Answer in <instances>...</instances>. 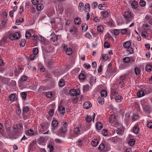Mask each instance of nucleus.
Wrapping results in <instances>:
<instances>
[{
  "label": "nucleus",
  "instance_id": "f257e3e1",
  "mask_svg": "<svg viewBox=\"0 0 152 152\" xmlns=\"http://www.w3.org/2000/svg\"><path fill=\"white\" fill-rule=\"evenodd\" d=\"M124 18L126 20L128 19H132L134 17L133 14H132L130 11H126L124 14Z\"/></svg>",
  "mask_w": 152,
  "mask_h": 152
},
{
  "label": "nucleus",
  "instance_id": "f03ea898",
  "mask_svg": "<svg viewBox=\"0 0 152 152\" xmlns=\"http://www.w3.org/2000/svg\"><path fill=\"white\" fill-rule=\"evenodd\" d=\"M9 38L12 40L18 39L20 37V34L18 32H16L13 34L9 35Z\"/></svg>",
  "mask_w": 152,
  "mask_h": 152
},
{
  "label": "nucleus",
  "instance_id": "7ed1b4c3",
  "mask_svg": "<svg viewBox=\"0 0 152 152\" xmlns=\"http://www.w3.org/2000/svg\"><path fill=\"white\" fill-rule=\"evenodd\" d=\"M67 128L63 127H61L59 129L57 135L59 136H61V135L62 134H65L67 131Z\"/></svg>",
  "mask_w": 152,
  "mask_h": 152
},
{
  "label": "nucleus",
  "instance_id": "20e7f679",
  "mask_svg": "<svg viewBox=\"0 0 152 152\" xmlns=\"http://www.w3.org/2000/svg\"><path fill=\"white\" fill-rule=\"evenodd\" d=\"M118 91L116 88H112L111 90L110 97L113 98L118 93Z\"/></svg>",
  "mask_w": 152,
  "mask_h": 152
},
{
  "label": "nucleus",
  "instance_id": "39448f33",
  "mask_svg": "<svg viewBox=\"0 0 152 152\" xmlns=\"http://www.w3.org/2000/svg\"><path fill=\"white\" fill-rule=\"evenodd\" d=\"M79 91L78 90H76L74 89H72L69 91L70 94L72 96L78 95L79 94Z\"/></svg>",
  "mask_w": 152,
  "mask_h": 152
},
{
  "label": "nucleus",
  "instance_id": "423d86ee",
  "mask_svg": "<svg viewBox=\"0 0 152 152\" xmlns=\"http://www.w3.org/2000/svg\"><path fill=\"white\" fill-rule=\"evenodd\" d=\"M92 105L91 103L88 102H86L83 105V107L85 109H88L91 107Z\"/></svg>",
  "mask_w": 152,
  "mask_h": 152
},
{
  "label": "nucleus",
  "instance_id": "0eeeda50",
  "mask_svg": "<svg viewBox=\"0 0 152 152\" xmlns=\"http://www.w3.org/2000/svg\"><path fill=\"white\" fill-rule=\"evenodd\" d=\"M84 4L82 2H80L78 5L79 10L81 12H83L84 10Z\"/></svg>",
  "mask_w": 152,
  "mask_h": 152
},
{
  "label": "nucleus",
  "instance_id": "6e6552de",
  "mask_svg": "<svg viewBox=\"0 0 152 152\" xmlns=\"http://www.w3.org/2000/svg\"><path fill=\"white\" fill-rule=\"evenodd\" d=\"M77 28L75 26L71 27L69 29V32L72 34H74L77 32Z\"/></svg>",
  "mask_w": 152,
  "mask_h": 152
},
{
  "label": "nucleus",
  "instance_id": "1a4fd4ad",
  "mask_svg": "<svg viewBox=\"0 0 152 152\" xmlns=\"http://www.w3.org/2000/svg\"><path fill=\"white\" fill-rule=\"evenodd\" d=\"M90 4L88 3H86L85 4V11L86 13L89 12L90 11Z\"/></svg>",
  "mask_w": 152,
  "mask_h": 152
},
{
  "label": "nucleus",
  "instance_id": "9d476101",
  "mask_svg": "<svg viewBox=\"0 0 152 152\" xmlns=\"http://www.w3.org/2000/svg\"><path fill=\"white\" fill-rule=\"evenodd\" d=\"M74 22L76 25H80L81 23V19L80 18H76L74 19Z\"/></svg>",
  "mask_w": 152,
  "mask_h": 152
},
{
  "label": "nucleus",
  "instance_id": "9b49d317",
  "mask_svg": "<svg viewBox=\"0 0 152 152\" xmlns=\"http://www.w3.org/2000/svg\"><path fill=\"white\" fill-rule=\"evenodd\" d=\"M109 122L111 124H113L115 120V117L114 115H111L109 117Z\"/></svg>",
  "mask_w": 152,
  "mask_h": 152
},
{
  "label": "nucleus",
  "instance_id": "f8f14e48",
  "mask_svg": "<svg viewBox=\"0 0 152 152\" xmlns=\"http://www.w3.org/2000/svg\"><path fill=\"white\" fill-rule=\"evenodd\" d=\"M28 78L26 76L23 75L21 77L19 81V82L21 83L23 82L26 81Z\"/></svg>",
  "mask_w": 152,
  "mask_h": 152
},
{
  "label": "nucleus",
  "instance_id": "ddd939ff",
  "mask_svg": "<svg viewBox=\"0 0 152 152\" xmlns=\"http://www.w3.org/2000/svg\"><path fill=\"white\" fill-rule=\"evenodd\" d=\"M131 45V42L129 41L125 42L123 44V46L124 47L126 48H128L130 47Z\"/></svg>",
  "mask_w": 152,
  "mask_h": 152
},
{
  "label": "nucleus",
  "instance_id": "4468645a",
  "mask_svg": "<svg viewBox=\"0 0 152 152\" xmlns=\"http://www.w3.org/2000/svg\"><path fill=\"white\" fill-rule=\"evenodd\" d=\"M58 110L60 113L62 114H63L65 112V108L62 106L59 107Z\"/></svg>",
  "mask_w": 152,
  "mask_h": 152
},
{
  "label": "nucleus",
  "instance_id": "2eb2a0df",
  "mask_svg": "<svg viewBox=\"0 0 152 152\" xmlns=\"http://www.w3.org/2000/svg\"><path fill=\"white\" fill-rule=\"evenodd\" d=\"M24 21V19L23 18H20L18 19H17L16 20L15 23L16 25H19L21 23L23 22Z\"/></svg>",
  "mask_w": 152,
  "mask_h": 152
},
{
  "label": "nucleus",
  "instance_id": "dca6fc26",
  "mask_svg": "<svg viewBox=\"0 0 152 152\" xmlns=\"http://www.w3.org/2000/svg\"><path fill=\"white\" fill-rule=\"evenodd\" d=\"M138 6V3L135 1H133L131 4V6L132 8L135 9L137 8Z\"/></svg>",
  "mask_w": 152,
  "mask_h": 152
},
{
  "label": "nucleus",
  "instance_id": "f3484780",
  "mask_svg": "<svg viewBox=\"0 0 152 152\" xmlns=\"http://www.w3.org/2000/svg\"><path fill=\"white\" fill-rule=\"evenodd\" d=\"M66 53L67 55H70L72 53V50L70 48H68L66 49Z\"/></svg>",
  "mask_w": 152,
  "mask_h": 152
},
{
  "label": "nucleus",
  "instance_id": "a211bd4d",
  "mask_svg": "<svg viewBox=\"0 0 152 152\" xmlns=\"http://www.w3.org/2000/svg\"><path fill=\"white\" fill-rule=\"evenodd\" d=\"M29 110V107L28 106H24L23 107V113L25 114L27 113Z\"/></svg>",
  "mask_w": 152,
  "mask_h": 152
},
{
  "label": "nucleus",
  "instance_id": "6ab92c4d",
  "mask_svg": "<svg viewBox=\"0 0 152 152\" xmlns=\"http://www.w3.org/2000/svg\"><path fill=\"white\" fill-rule=\"evenodd\" d=\"M122 99L121 96L118 95L115 97V100L117 102H121Z\"/></svg>",
  "mask_w": 152,
  "mask_h": 152
},
{
  "label": "nucleus",
  "instance_id": "aec40b11",
  "mask_svg": "<svg viewBox=\"0 0 152 152\" xmlns=\"http://www.w3.org/2000/svg\"><path fill=\"white\" fill-rule=\"evenodd\" d=\"M116 132L117 134L120 135H122L124 134V131L122 129L117 128Z\"/></svg>",
  "mask_w": 152,
  "mask_h": 152
},
{
  "label": "nucleus",
  "instance_id": "412c9836",
  "mask_svg": "<svg viewBox=\"0 0 152 152\" xmlns=\"http://www.w3.org/2000/svg\"><path fill=\"white\" fill-rule=\"evenodd\" d=\"M58 125V122L56 120H53L51 123L52 126L54 127H56Z\"/></svg>",
  "mask_w": 152,
  "mask_h": 152
},
{
  "label": "nucleus",
  "instance_id": "4be33fe9",
  "mask_svg": "<svg viewBox=\"0 0 152 152\" xmlns=\"http://www.w3.org/2000/svg\"><path fill=\"white\" fill-rule=\"evenodd\" d=\"M98 102L100 104H103L104 102V99L103 97L99 96L98 97Z\"/></svg>",
  "mask_w": 152,
  "mask_h": 152
},
{
  "label": "nucleus",
  "instance_id": "5701e85b",
  "mask_svg": "<svg viewBox=\"0 0 152 152\" xmlns=\"http://www.w3.org/2000/svg\"><path fill=\"white\" fill-rule=\"evenodd\" d=\"M101 96L102 97H105L107 95V92L105 90H102L101 92Z\"/></svg>",
  "mask_w": 152,
  "mask_h": 152
},
{
  "label": "nucleus",
  "instance_id": "b1692460",
  "mask_svg": "<svg viewBox=\"0 0 152 152\" xmlns=\"http://www.w3.org/2000/svg\"><path fill=\"white\" fill-rule=\"evenodd\" d=\"M141 71L140 69L138 67H136L134 68V72L135 74L138 75L140 73Z\"/></svg>",
  "mask_w": 152,
  "mask_h": 152
},
{
  "label": "nucleus",
  "instance_id": "393cba45",
  "mask_svg": "<svg viewBox=\"0 0 152 152\" xmlns=\"http://www.w3.org/2000/svg\"><path fill=\"white\" fill-rule=\"evenodd\" d=\"M139 128L137 126H134L133 128V132L135 134H137L139 131Z\"/></svg>",
  "mask_w": 152,
  "mask_h": 152
},
{
  "label": "nucleus",
  "instance_id": "a878e982",
  "mask_svg": "<svg viewBox=\"0 0 152 152\" xmlns=\"http://www.w3.org/2000/svg\"><path fill=\"white\" fill-rule=\"evenodd\" d=\"M43 8V5L41 4H37V9L39 11L42 10Z\"/></svg>",
  "mask_w": 152,
  "mask_h": 152
},
{
  "label": "nucleus",
  "instance_id": "bb28decb",
  "mask_svg": "<svg viewBox=\"0 0 152 152\" xmlns=\"http://www.w3.org/2000/svg\"><path fill=\"white\" fill-rule=\"evenodd\" d=\"M98 144V141L97 140H92L91 142V144L94 147L96 146Z\"/></svg>",
  "mask_w": 152,
  "mask_h": 152
},
{
  "label": "nucleus",
  "instance_id": "cd10ccee",
  "mask_svg": "<svg viewBox=\"0 0 152 152\" xmlns=\"http://www.w3.org/2000/svg\"><path fill=\"white\" fill-rule=\"evenodd\" d=\"M144 95V92L142 91H139L137 93V96L138 97H141L143 96Z\"/></svg>",
  "mask_w": 152,
  "mask_h": 152
},
{
  "label": "nucleus",
  "instance_id": "c85d7f7f",
  "mask_svg": "<svg viewBox=\"0 0 152 152\" xmlns=\"http://www.w3.org/2000/svg\"><path fill=\"white\" fill-rule=\"evenodd\" d=\"M125 79L124 76H121V81H120L119 83L121 87H122L124 85L123 80Z\"/></svg>",
  "mask_w": 152,
  "mask_h": 152
},
{
  "label": "nucleus",
  "instance_id": "c756f323",
  "mask_svg": "<svg viewBox=\"0 0 152 152\" xmlns=\"http://www.w3.org/2000/svg\"><path fill=\"white\" fill-rule=\"evenodd\" d=\"M65 83L63 79H61L60 80L58 83V85L60 87H63L64 86Z\"/></svg>",
  "mask_w": 152,
  "mask_h": 152
},
{
  "label": "nucleus",
  "instance_id": "7c9ffc66",
  "mask_svg": "<svg viewBox=\"0 0 152 152\" xmlns=\"http://www.w3.org/2000/svg\"><path fill=\"white\" fill-rule=\"evenodd\" d=\"M15 95L14 94H11L9 96V99L11 101H14L15 98Z\"/></svg>",
  "mask_w": 152,
  "mask_h": 152
},
{
  "label": "nucleus",
  "instance_id": "2f4dec72",
  "mask_svg": "<svg viewBox=\"0 0 152 152\" xmlns=\"http://www.w3.org/2000/svg\"><path fill=\"white\" fill-rule=\"evenodd\" d=\"M86 77V76L83 73H80L79 75V78L80 80H83Z\"/></svg>",
  "mask_w": 152,
  "mask_h": 152
},
{
  "label": "nucleus",
  "instance_id": "473e14b6",
  "mask_svg": "<svg viewBox=\"0 0 152 152\" xmlns=\"http://www.w3.org/2000/svg\"><path fill=\"white\" fill-rule=\"evenodd\" d=\"M102 125L101 123L100 122H98L96 124V128L97 129L100 130L102 128Z\"/></svg>",
  "mask_w": 152,
  "mask_h": 152
},
{
  "label": "nucleus",
  "instance_id": "72a5a7b5",
  "mask_svg": "<svg viewBox=\"0 0 152 152\" xmlns=\"http://www.w3.org/2000/svg\"><path fill=\"white\" fill-rule=\"evenodd\" d=\"M82 30L85 31L87 30L88 29V26L86 23H83L82 25Z\"/></svg>",
  "mask_w": 152,
  "mask_h": 152
},
{
  "label": "nucleus",
  "instance_id": "f704fd0d",
  "mask_svg": "<svg viewBox=\"0 0 152 152\" xmlns=\"http://www.w3.org/2000/svg\"><path fill=\"white\" fill-rule=\"evenodd\" d=\"M102 133L104 136H107L108 135V132L107 130L106 129H104L102 131Z\"/></svg>",
  "mask_w": 152,
  "mask_h": 152
},
{
  "label": "nucleus",
  "instance_id": "c9c22d12",
  "mask_svg": "<svg viewBox=\"0 0 152 152\" xmlns=\"http://www.w3.org/2000/svg\"><path fill=\"white\" fill-rule=\"evenodd\" d=\"M104 30V28L103 26H98L97 27V30L99 32H102Z\"/></svg>",
  "mask_w": 152,
  "mask_h": 152
},
{
  "label": "nucleus",
  "instance_id": "e433bc0d",
  "mask_svg": "<svg viewBox=\"0 0 152 152\" xmlns=\"http://www.w3.org/2000/svg\"><path fill=\"white\" fill-rule=\"evenodd\" d=\"M57 36H56V35H55L53 36V37H51L50 39L53 42H54L56 41H57Z\"/></svg>",
  "mask_w": 152,
  "mask_h": 152
},
{
  "label": "nucleus",
  "instance_id": "4c0bfd02",
  "mask_svg": "<svg viewBox=\"0 0 152 152\" xmlns=\"http://www.w3.org/2000/svg\"><path fill=\"white\" fill-rule=\"evenodd\" d=\"M113 33L114 35H118L120 33V30L118 29H115L113 30Z\"/></svg>",
  "mask_w": 152,
  "mask_h": 152
},
{
  "label": "nucleus",
  "instance_id": "58836bf2",
  "mask_svg": "<svg viewBox=\"0 0 152 152\" xmlns=\"http://www.w3.org/2000/svg\"><path fill=\"white\" fill-rule=\"evenodd\" d=\"M28 135L30 136H32L34 135V131L31 129H29L28 130Z\"/></svg>",
  "mask_w": 152,
  "mask_h": 152
},
{
  "label": "nucleus",
  "instance_id": "ea45409f",
  "mask_svg": "<svg viewBox=\"0 0 152 152\" xmlns=\"http://www.w3.org/2000/svg\"><path fill=\"white\" fill-rule=\"evenodd\" d=\"M26 44V40L25 39H22L21 40L20 43V45L21 46L23 47Z\"/></svg>",
  "mask_w": 152,
  "mask_h": 152
},
{
  "label": "nucleus",
  "instance_id": "a19ab883",
  "mask_svg": "<svg viewBox=\"0 0 152 152\" xmlns=\"http://www.w3.org/2000/svg\"><path fill=\"white\" fill-rule=\"evenodd\" d=\"M98 8L99 10H103L105 9V7L104 6V4H100L98 6Z\"/></svg>",
  "mask_w": 152,
  "mask_h": 152
},
{
  "label": "nucleus",
  "instance_id": "79ce46f5",
  "mask_svg": "<svg viewBox=\"0 0 152 152\" xmlns=\"http://www.w3.org/2000/svg\"><path fill=\"white\" fill-rule=\"evenodd\" d=\"M89 86L88 85H86L83 86V90L85 91H87L89 90Z\"/></svg>",
  "mask_w": 152,
  "mask_h": 152
},
{
  "label": "nucleus",
  "instance_id": "37998d69",
  "mask_svg": "<svg viewBox=\"0 0 152 152\" xmlns=\"http://www.w3.org/2000/svg\"><path fill=\"white\" fill-rule=\"evenodd\" d=\"M135 140L133 139H131L129 142V145L130 146H132L134 144Z\"/></svg>",
  "mask_w": 152,
  "mask_h": 152
},
{
  "label": "nucleus",
  "instance_id": "c03bdc74",
  "mask_svg": "<svg viewBox=\"0 0 152 152\" xmlns=\"http://www.w3.org/2000/svg\"><path fill=\"white\" fill-rule=\"evenodd\" d=\"M152 69V67L150 65H147L145 67V70L148 72L151 71Z\"/></svg>",
  "mask_w": 152,
  "mask_h": 152
},
{
  "label": "nucleus",
  "instance_id": "a18cd8bd",
  "mask_svg": "<svg viewBox=\"0 0 152 152\" xmlns=\"http://www.w3.org/2000/svg\"><path fill=\"white\" fill-rule=\"evenodd\" d=\"M22 67L19 68L18 70L15 72V74L16 75H18L19 73H20L22 71Z\"/></svg>",
  "mask_w": 152,
  "mask_h": 152
},
{
  "label": "nucleus",
  "instance_id": "49530a36",
  "mask_svg": "<svg viewBox=\"0 0 152 152\" xmlns=\"http://www.w3.org/2000/svg\"><path fill=\"white\" fill-rule=\"evenodd\" d=\"M91 7L93 9H95L97 6V3L96 2H94L91 4Z\"/></svg>",
  "mask_w": 152,
  "mask_h": 152
},
{
  "label": "nucleus",
  "instance_id": "de8ad7c7",
  "mask_svg": "<svg viewBox=\"0 0 152 152\" xmlns=\"http://www.w3.org/2000/svg\"><path fill=\"white\" fill-rule=\"evenodd\" d=\"M48 148L49 149V152H52L54 150V148L52 145H49L48 146Z\"/></svg>",
  "mask_w": 152,
  "mask_h": 152
},
{
  "label": "nucleus",
  "instance_id": "09e8293b",
  "mask_svg": "<svg viewBox=\"0 0 152 152\" xmlns=\"http://www.w3.org/2000/svg\"><path fill=\"white\" fill-rule=\"evenodd\" d=\"M46 95L47 97L50 98L52 97V94L50 91L46 93Z\"/></svg>",
  "mask_w": 152,
  "mask_h": 152
},
{
  "label": "nucleus",
  "instance_id": "8fccbe9b",
  "mask_svg": "<svg viewBox=\"0 0 152 152\" xmlns=\"http://www.w3.org/2000/svg\"><path fill=\"white\" fill-rule=\"evenodd\" d=\"M102 15L104 18L107 17L108 15V12L106 10L102 12Z\"/></svg>",
  "mask_w": 152,
  "mask_h": 152
},
{
  "label": "nucleus",
  "instance_id": "3c124183",
  "mask_svg": "<svg viewBox=\"0 0 152 152\" xmlns=\"http://www.w3.org/2000/svg\"><path fill=\"white\" fill-rule=\"evenodd\" d=\"M104 145L103 144H101L98 147V149L100 150H102L104 149Z\"/></svg>",
  "mask_w": 152,
  "mask_h": 152
},
{
  "label": "nucleus",
  "instance_id": "603ef678",
  "mask_svg": "<svg viewBox=\"0 0 152 152\" xmlns=\"http://www.w3.org/2000/svg\"><path fill=\"white\" fill-rule=\"evenodd\" d=\"M33 52L34 54L36 55L38 53V49L37 48H34L33 49Z\"/></svg>",
  "mask_w": 152,
  "mask_h": 152
},
{
  "label": "nucleus",
  "instance_id": "864d4df0",
  "mask_svg": "<svg viewBox=\"0 0 152 152\" xmlns=\"http://www.w3.org/2000/svg\"><path fill=\"white\" fill-rule=\"evenodd\" d=\"M86 120L87 122L89 123L92 121V118L90 116H88L86 118Z\"/></svg>",
  "mask_w": 152,
  "mask_h": 152
},
{
  "label": "nucleus",
  "instance_id": "5fc2aeb1",
  "mask_svg": "<svg viewBox=\"0 0 152 152\" xmlns=\"http://www.w3.org/2000/svg\"><path fill=\"white\" fill-rule=\"evenodd\" d=\"M127 51L129 52V53H133L134 50L132 48L129 47L127 48Z\"/></svg>",
  "mask_w": 152,
  "mask_h": 152
},
{
  "label": "nucleus",
  "instance_id": "6e6d98bb",
  "mask_svg": "<svg viewBox=\"0 0 152 152\" xmlns=\"http://www.w3.org/2000/svg\"><path fill=\"white\" fill-rule=\"evenodd\" d=\"M84 67L86 69H88L91 68V66L88 64L85 63L83 64Z\"/></svg>",
  "mask_w": 152,
  "mask_h": 152
},
{
  "label": "nucleus",
  "instance_id": "4d7b16f0",
  "mask_svg": "<svg viewBox=\"0 0 152 152\" xmlns=\"http://www.w3.org/2000/svg\"><path fill=\"white\" fill-rule=\"evenodd\" d=\"M55 142L58 143H61L63 142V141L61 139L58 138H56L54 140Z\"/></svg>",
  "mask_w": 152,
  "mask_h": 152
},
{
  "label": "nucleus",
  "instance_id": "13d9d810",
  "mask_svg": "<svg viewBox=\"0 0 152 152\" xmlns=\"http://www.w3.org/2000/svg\"><path fill=\"white\" fill-rule=\"evenodd\" d=\"M39 40L41 42H43L45 41L44 38L42 36H39L38 37Z\"/></svg>",
  "mask_w": 152,
  "mask_h": 152
},
{
  "label": "nucleus",
  "instance_id": "bf43d9fd",
  "mask_svg": "<svg viewBox=\"0 0 152 152\" xmlns=\"http://www.w3.org/2000/svg\"><path fill=\"white\" fill-rule=\"evenodd\" d=\"M31 37V33L28 31H27L26 33V37L27 39L30 38Z\"/></svg>",
  "mask_w": 152,
  "mask_h": 152
},
{
  "label": "nucleus",
  "instance_id": "052dcab7",
  "mask_svg": "<svg viewBox=\"0 0 152 152\" xmlns=\"http://www.w3.org/2000/svg\"><path fill=\"white\" fill-rule=\"evenodd\" d=\"M22 96V98L23 99H25L26 98V92H23L21 93Z\"/></svg>",
  "mask_w": 152,
  "mask_h": 152
},
{
  "label": "nucleus",
  "instance_id": "680f3d73",
  "mask_svg": "<svg viewBox=\"0 0 152 152\" xmlns=\"http://www.w3.org/2000/svg\"><path fill=\"white\" fill-rule=\"evenodd\" d=\"M123 61L124 62L128 63L130 61V58L129 57H126L123 58Z\"/></svg>",
  "mask_w": 152,
  "mask_h": 152
},
{
  "label": "nucleus",
  "instance_id": "e2e57ef3",
  "mask_svg": "<svg viewBox=\"0 0 152 152\" xmlns=\"http://www.w3.org/2000/svg\"><path fill=\"white\" fill-rule=\"evenodd\" d=\"M102 58H103V61H105L107 59L108 56L107 55L103 54L102 55Z\"/></svg>",
  "mask_w": 152,
  "mask_h": 152
},
{
  "label": "nucleus",
  "instance_id": "0e129e2a",
  "mask_svg": "<svg viewBox=\"0 0 152 152\" xmlns=\"http://www.w3.org/2000/svg\"><path fill=\"white\" fill-rule=\"evenodd\" d=\"M140 4L141 6L144 7L145 5V2L143 0H141L140 2Z\"/></svg>",
  "mask_w": 152,
  "mask_h": 152
},
{
  "label": "nucleus",
  "instance_id": "69168bd1",
  "mask_svg": "<svg viewBox=\"0 0 152 152\" xmlns=\"http://www.w3.org/2000/svg\"><path fill=\"white\" fill-rule=\"evenodd\" d=\"M67 124L65 121H63L62 123V126L61 127H65L67 129Z\"/></svg>",
  "mask_w": 152,
  "mask_h": 152
},
{
  "label": "nucleus",
  "instance_id": "338daca9",
  "mask_svg": "<svg viewBox=\"0 0 152 152\" xmlns=\"http://www.w3.org/2000/svg\"><path fill=\"white\" fill-rule=\"evenodd\" d=\"M74 133L76 134H78L80 133V130L78 128H76L74 130Z\"/></svg>",
  "mask_w": 152,
  "mask_h": 152
},
{
  "label": "nucleus",
  "instance_id": "774afa93",
  "mask_svg": "<svg viewBox=\"0 0 152 152\" xmlns=\"http://www.w3.org/2000/svg\"><path fill=\"white\" fill-rule=\"evenodd\" d=\"M110 44L107 42H105L104 44V47L105 48H108L110 46Z\"/></svg>",
  "mask_w": 152,
  "mask_h": 152
}]
</instances>
